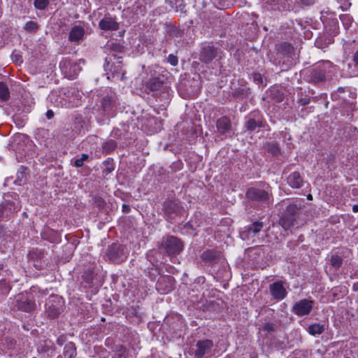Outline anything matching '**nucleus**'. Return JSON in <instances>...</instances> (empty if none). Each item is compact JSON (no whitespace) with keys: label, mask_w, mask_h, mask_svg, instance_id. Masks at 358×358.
Returning <instances> with one entry per match:
<instances>
[{"label":"nucleus","mask_w":358,"mask_h":358,"mask_svg":"<svg viewBox=\"0 0 358 358\" xmlns=\"http://www.w3.org/2000/svg\"><path fill=\"white\" fill-rule=\"evenodd\" d=\"M101 29L104 31H115L119 28L118 23L111 17H104L99 24Z\"/></svg>","instance_id":"13"},{"label":"nucleus","mask_w":358,"mask_h":358,"mask_svg":"<svg viewBox=\"0 0 358 358\" xmlns=\"http://www.w3.org/2000/svg\"><path fill=\"white\" fill-rule=\"evenodd\" d=\"M50 101L58 108H69L65 89L52 92L48 96Z\"/></svg>","instance_id":"5"},{"label":"nucleus","mask_w":358,"mask_h":358,"mask_svg":"<svg viewBox=\"0 0 358 358\" xmlns=\"http://www.w3.org/2000/svg\"><path fill=\"white\" fill-rule=\"evenodd\" d=\"M213 346V344L210 340L206 339L198 341L196 344L195 357L196 358H202L210 351Z\"/></svg>","instance_id":"10"},{"label":"nucleus","mask_w":358,"mask_h":358,"mask_svg":"<svg viewBox=\"0 0 358 358\" xmlns=\"http://www.w3.org/2000/svg\"><path fill=\"white\" fill-rule=\"evenodd\" d=\"M15 306L21 310L30 312L35 308V303L26 294H20L16 296Z\"/></svg>","instance_id":"8"},{"label":"nucleus","mask_w":358,"mask_h":358,"mask_svg":"<svg viewBox=\"0 0 358 358\" xmlns=\"http://www.w3.org/2000/svg\"><path fill=\"white\" fill-rule=\"evenodd\" d=\"M28 176V170L26 167L21 166L17 172V179H23Z\"/></svg>","instance_id":"35"},{"label":"nucleus","mask_w":358,"mask_h":358,"mask_svg":"<svg viewBox=\"0 0 358 358\" xmlns=\"http://www.w3.org/2000/svg\"><path fill=\"white\" fill-rule=\"evenodd\" d=\"M267 10H281L286 8V0H263Z\"/></svg>","instance_id":"19"},{"label":"nucleus","mask_w":358,"mask_h":358,"mask_svg":"<svg viewBox=\"0 0 358 358\" xmlns=\"http://www.w3.org/2000/svg\"><path fill=\"white\" fill-rule=\"evenodd\" d=\"M295 217L290 216L285 213L282 215L279 220V224L285 229L288 230L295 223Z\"/></svg>","instance_id":"21"},{"label":"nucleus","mask_w":358,"mask_h":358,"mask_svg":"<svg viewBox=\"0 0 358 358\" xmlns=\"http://www.w3.org/2000/svg\"><path fill=\"white\" fill-rule=\"evenodd\" d=\"M354 61L358 65V50L355 52L354 55Z\"/></svg>","instance_id":"49"},{"label":"nucleus","mask_w":358,"mask_h":358,"mask_svg":"<svg viewBox=\"0 0 358 358\" xmlns=\"http://www.w3.org/2000/svg\"><path fill=\"white\" fill-rule=\"evenodd\" d=\"M308 333L313 336L321 334L324 331V325L320 324H313L308 327Z\"/></svg>","instance_id":"25"},{"label":"nucleus","mask_w":358,"mask_h":358,"mask_svg":"<svg viewBox=\"0 0 358 358\" xmlns=\"http://www.w3.org/2000/svg\"><path fill=\"white\" fill-rule=\"evenodd\" d=\"M13 59L17 64H20L22 62V57L20 55H13Z\"/></svg>","instance_id":"41"},{"label":"nucleus","mask_w":358,"mask_h":358,"mask_svg":"<svg viewBox=\"0 0 358 358\" xmlns=\"http://www.w3.org/2000/svg\"><path fill=\"white\" fill-rule=\"evenodd\" d=\"M9 98V92L6 85L2 83H0V99L2 101H6Z\"/></svg>","instance_id":"29"},{"label":"nucleus","mask_w":358,"mask_h":358,"mask_svg":"<svg viewBox=\"0 0 358 358\" xmlns=\"http://www.w3.org/2000/svg\"><path fill=\"white\" fill-rule=\"evenodd\" d=\"M183 248L184 244L180 239L176 236H167L163 238L159 249L171 255L180 253Z\"/></svg>","instance_id":"2"},{"label":"nucleus","mask_w":358,"mask_h":358,"mask_svg":"<svg viewBox=\"0 0 358 358\" xmlns=\"http://www.w3.org/2000/svg\"><path fill=\"white\" fill-rule=\"evenodd\" d=\"M262 329L264 331H266L268 332H271L274 331V325L271 323H265Z\"/></svg>","instance_id":"39"},{"label":"nucleus","mask_w":358,"mask_h":358,"mask_svg":"<svg viewBox=\"0 0 358 358\" xmlns=\"http://www.w3.org/2000/svg\"><path fill=\"white\" fill-rule=\"evenodd\" d=\"M46 116H47V118H48V120H50V119L52 118V117H53V116H54V113H53V111H52V110H48V111H47V113H46Z\"/></svg>","instance_id":"45"},{"label":"nucleus","mask_w":358,"mask_h":358,"mask_svg":"<svg viewBox=\"0 0 358 358\" xmlns=\"http://www.w3.org/2000/svg\"><path fill=\"white\" fill-rule=\"evenodd\" d=\"M254 80L258 81L259 83H263V78L259 73H254L253 75Z\"/></svg>","instance_id":"42"},{"label":"nucleus","mask_w":358,"mask_h":358,"mask_svg":"<svg viewBox=\"0 0 358 358\" xmlns=\"http://www.w3.org/2000/svg\"><path fill=\"white\" fill-rule=\"evenodd\" d=\"M64 338L63 336H61L59 338H57V343L59 345H62L63 343H64Z\"/></svg>","instance_id":"47"},{"label":"nucleus","mask_w":358,"mask_h":358,"mask_svg":"<svg viewBox=\"0 0 358 358\" xmlns=\"http://www.w3.org/2000/svg\"><path fill=\"white\" fill-rule=\"evenodd\" d=\"M113 170V168L107 167V168L104 170V172H106V173H110V172H111Z\"/></svg>","instance_id":"51"},{"label":"nucleus","mask_w":358,"mask_h":358,"mask_svg":"<svg viewBox=\"0 0 358 358\" xmlns=\"http://www.w3.org/2000/svg\"><path fill=\"white\" fill-rule=\"evenodd\" d=\"M354 290H357V287H355Z\"/></svg>","instance_id":"55"},{"label":"nucleus","mask_w":358,"mask_h":358,"mask_svg":"<svg viewBox=\"0 0 358 358\" xmlns=\"http://www.w3.org/2000/svg\"><path fill=\"white\" fill-rule=\"evenodd\" d=\"M117 97L115 94H110L105 96L101 101V107L105 112L111 111L116 105Z\"/></svg>","instance_id":"16"},{"label":"nucleus","mask_w":358,"mask_h":358,"mask_svg":"<svg viewBox=\"0 0 358 358\" xmlns=\"http://www.w3.org/2000/svg\"><path fill=\"white\" fill-rule=\"evenodd\" d=\"M164 210L167 214L179 215L182 211V208L180 205V202L178 200L167 201L164 203Z\"/></svg>","instance_id":"15"},{"label":"nucleus","mask_w":358,"mask_h":358,"mask_svg":"<svg viewBox=\"0 0 358 358\" xmlns=\"http://www.w3.org/2000/svg\"><path fill=\"white\" fill-rule=\"evenodd\" d=\"M269 290L272 296L276 300H282L287 295V291L280 281L271 284Z\"/></svg>","instance_id":"11"},{"label":"nucleus","mask_w":358,"mask_h":358,"mask_svg":"<svg viewBox=\"0 0 358 358\" xmlns=\"http://www.w3.org/2000/svg\"><path fill=\"white\" fill-rule=\"evenodd\" d=\"M307 199L308 200H313V196L310 194H309L307 195Z\"/></svg>","instance_id":"52"},{"label":"nucleus","mask_w":358,"mask_h":358,"mask_svg":"<svg viewBox=\"0 0 358 358\" xmlns=\"http://www.w3.org/2000/svg\"><path fill=\"white\" fill-rule=\"evenodd\" d=\"M76 355V348L75 346V344L71 342L66 344L63 352L64 358H74Z\"/></svg>","instance_id":"23"},{"label":"nucleus","mask_w":358,"mask_h":358,"mask_svg":"<svg viewBox=\"0 0 358 358\" xmlns=\"http://www.w3.org/2000/svg\"><path fill=\"white\" fill-rule=\"evenodd\" d=\"M266 149L273 155H278L280 152L278 145L275 143H268L266 145Z\"/></svg>","instance_id":"31"},{"label":"nucleus","mask_w":358,"mask_h":358,"mask_svg":"<svg viewBox=\"0 0 358 358\" xmlns=\"http://www.w3.org/2000/svg\"><path fill=\"white\" fill-rule=\"evenodd\" d=\"M24 29L28 31H35L38 29V25L36 22L29 21L25 24Z\"/></svg>","instance_id":"36"},{"label":"nucleus","mask_w":358,"mask_h":358,"mask_svg":"<svg viewBox=\"0 0 358 358\" xmlns=\"http://www.w3.org/2000/svg\"><path fill=\"white\" fill-rule=\"evenodd\" d=\"M354 290H357V287H355Z\"/></svg>","instance_id":"54"},{"label":"nucleus","mask_w":358,"mask_h":358,"mask_svg":"<svg viewBox=\"0 0 358 358\" xmlns=\"http://www.w3.org/2000/svg\"><path fill=\"white\" fill-rule=\"evenodd\" d=\"M88 158V155L83 154L80 157L78 156L71 160V163L76 167H80L83 165V162Z\"/></svg>","instance_id":"28"},{"label":"nucleus","mask_w":358,"mask_h":358,"mask_svg":"<svg viewBox=\"0 0 358 358\" xmlns=\"http://www.w3.org/2000/svg\"><path fill=\"white\" fill-rule=\"evenodd\" d=\"M83 59L73 60L69 57H64L59 63V68L65 77L74 78L82 70Z\"/></svg>","instance_id":"1"},{"label":"nucleus","mask_w":358,"mask_h":358,"mask_svg":"<svg viewBox=\"0 0 358 358\" xmlns=\"http://www.w3.org/2000/svg\"><path fill=\"white\" fill-rule=\"evenodd\" d=\"M128 255V250L125 246L119 244H113L108 247L106 256L113 262L120 263L124 261Z\"/></svg>","instance_id":"3"},{"label":"nucleus","mask_w":358,"mask_h":358,"mask_svg":"<svg viewBox=\"0 0 358 358\" xmlns=\"http://www.w3.org/2000/svg\"><path fill=\"white\" fill-rule=\"evenodd\" d=\"M300 208L301 207L298 206L296 204L292 203L287 206L284 213L290 216L295 217Z\"/></svg>","instance_id":"27"},{"label":"nucleus","mask_w":358,"mask_h":358,"mask_svg":"<svg viewBox=\"0 0 358 358\" xmlns=\"http://www.w3.org/2000/svg\"><path fill=\"white\" fill-rule=\"evenodd\" d=\"M354 290H357V287H355Z\"/></svg>","instance_id":"56"},{"label":"nucleus","mask_w":358,"mask_h":358,"mask_svg":"<svg viewBox=\"0 0 358 358\" xmlns=\"http://www.w3.org/2000/svg\"><path fill=\"white\" fill-rule=\"evenodd\" d=\"M248 198L252 200H258V201H266L268 198V194L264 190L251 188L247 192Z\"/></svg>","instance_id":"17"},{"label":"nucleus","mask_w":358,"mask_h":358,"mask_svg":"<svg viewBox=\"0 0 358 358\" xmlns=\"http://www.w3.org/2000/svg\"><path fill=\"white\" fill-rule=\"evenodd\" d=\"M173 278L171 276L161 277L157 282V288L159 290H163L164 293L170 292L173 289Z\"/></svg>","instance_id":"18"},{"label":"nucleus","mask_w":358,"mask_h":358,"mask_svg":"<svg viewBox=\"0 0 358 358\" xmlns=\"http://www.w3.org/2000/svg\"><path fill=\"white\" fill-rule=\"evenodd\" d=\"M264 222L256 221L245 227L240 231V236L244 241H252L255 242V237L262 230L264 227Z\"/></svg>","instance_id":"4"},{"label":"nucleus","mask_w":358,"mask_h":358,"mask_svg":"<svg viewBox=\"0 0 358 358\" xmlns=\"http://www.w3.org/2000/svg\"><path fill=\"white\" fill-rule=\"evenodd\" d=\"M66 94L68 99L69 107H76L80 104L82 94L76 88H66Z\"/></svg>","instance_id":"9"},{"label":"nucleus","mask_w":358,"mask_h":358,"mask_svg":"<svg viewBox=\"0 0 358 358\" xmlns=\"http://www.w3.org/2000/svg\"><path fill=\"white\" fill-rule=\"evenodd\" d=\"M123 211L125 213H128L130 210V208L128 205L124 204L122 206Z\"/></svg>","instance_id":"48"},{"label":"nucleus","mask_w":358,"mask_h":358,"mask_svg":"<svg viewBox=\"0 0 358 358\" xmlns=\"http://www.w3.org/2000/svg\"><path fill=\"white\" fill-rule=\"evenodd\" d=\"M12 207H13V203H12V202L9 201V202H6L5 207L3 206V208H4L5 210H9L10 213H11Z\"/></svg>","instance_id":"43"},{"label":"nucleus","mask_w":358,"mask_h":358,"mask_svg":"<svg viewBox=\"0 0 358 358\" xmlns=\"http://www.w3.org/2000/svg\"><path fill=\"white\" fill-rule=\"evenodd\" d=\"M167 60L172 66H176L178 64V58L173 55H169Z\"/></svg>","instance_id":"38"},{"label":"nucleus","mask_w":358,"mask_h":358,"mask_svg":"<svg viewBox=\"0 0 358 358\" xmlns=\"http://www.w3.org/2000/svg\"><path fill=\"white\" fill-rule=\"evenodd\" d=\"M115 148H116V143L113 140H110V141L104 143V144L103 145V150L107 152H110L113 151V150H115Z\"/></svg>","instance_id":"32"},{"label":"nucleus","mask_w":358,"mask_h":358,"mask_svg":"<svg viewBox=\"0 0 358 358\" xmlns=\"http://www.w3.org/2000/svg\"><path fill=\"white\" fill-rule=\"evenodd\" d=\"M352 210L354 213L358 212V205H354L352 207Z\"/></svg>","instance_id":"50"},{"label":"nucleus","mask_w":358,"mask_h":358,"mask_svg":"<svg viewBox=\"0 0 358 358\" xmlns=\"http://www.w3.org/2000/svg\"><path fill=\"white\" fill-rule=\"evenodd\" d=\"M313 301L308 299L301 300L293 306V312L298 316L308 315L313 309Z\"/></svg>","instance_id":"7"},{"label":"nucleus","mask_w":358,"mask_h":358,"mask_svg":"<svg viewBox=\"0 0 358 358\" xmlns=\"http://www.w3.org/2000/svg\"><path fill=\"white\" fill-rule=\"evenodd\" d=\"M62 299L58 296L51 297L46 303V311L49 317H55L62 311Z\"/></svg>","instance_id":"6"},{"label":"nucleus","mask_w":358,"mask_h":358,"mask_svg":"<svg viewBox=\"0 0 358 358\" xmlns=\"http://www.w3.org/2000/svg\"><path fill=\"white\" fill-rule=\"evenodd\" d=\"M85 29L80 25L73 27L69 34V40L73 43H79L83 40L85 36Z\"/></svg>","instance_id":"14"},{"label":"nucleus","mask_w":358,"mask_h":358,"mask_svg":"<svg viewBox=\"0 0 358 358\" xmlns=\"http://www.w3.org/2000/svg\"><path fill=\"white\" fill-rule=\"evenodd\" d=\"M292 178L291 179H294V180H296V179H299L301 176L299 173L297 172H294L293 173V174L292 175Z\"/></svg>","instance_id":"46"},{"label":"nucleus","mask_w":358,"mask_h":358,"mask_svg":"<svg viewBox=\"0 0 358 358\" xmlns=\"http://www.w3.org/2000/svg\"><path fill=\"white\" fill-rule=\"evenodd\" d=\"M163 80L160 77L150 78L148 81L146 82V89L152 92H155L161 90L163 87Z\"/></svg>","instance_id":"20"},{"label":"nucleus","mask_w":358,"mask_h":358,"mask_svg":"<svg viewBox=\"0 0 358 358\" xmlns=\"http://www.w3.org/2000/svg\"><path fill=\"white\" fill-rule=\"evenodd\" d=\"M216 127L217 131L221 135L227 136L231 131V123L230 120L227 117H222L217 120Z\"/></svg>","instance_id":"12"},{"label":"nucleus","mask_w":358,"mask_h":358,"mask_svg":"<svg viewBox=\"0 0 358 358\" xmlns=\"http://www.w3.org/2000/svg\"><path fill=\"white\" fill-rule=\"evenodd\" d=\"M301 3L305 5H311L313 4L315 2V0H301Z\"/></svg>","instance_id":"44"},{"label":"nucleus","mask_w":358,"mask_h":358,"mask_svg":"<svg viewBox=\"0 0 358 358\" xmlns=\"http://www.w3.org/2000/svg\"><path fill=\"white\" fill-rule=\"evenodd\" d=\"M94 202L99 208H102L105 203L103 199H101V197H95L94 199Z\"/></svg>","instance_id":"40"},{"label":"nucleus","mask_w":358,"mask_h":358,"mask_svg":"<svg viewBox=\"0 0 358 358\" xmlns=\"http://www.w3.org/2000/svg\"><path fill=\"white\" fill-rule=\"evenodd\" d=\"M6 283L5 282H0V287L1 286H6Z\"/></svg>","instance_id":"53"},{"label":"nucleus","mask_w":358,"mask_h":358,"mask_svg":"<svg viewBox=\"0 0 358 358\" xmlns=\"http://www.w3.org/2000/svg\"><path fill=\"white\" fill-rule=\"evenodd\" d=\"M259 127H260V123L252 118L249 119L245 123V127L249 131H254Z\"/></svg>","instance_id":"30"},{"label":"nucleus","mask_w":358,"mask_h":358,"mask_svg":"<svg viewBox=\"0 0 358 358\" xmlns=\"http://www.w3.org/2000/svg\"><path fill=\"white\" fill-rule=\"evenodd\" d=\"M330 264L333 268L338 270L343 264V259L337 255H332L330 259Z\"/></svg>","instance_id":"26"},{"label":"nucleus","mask_w":358,"mask_h":358,"mask_svg":"<svg viewBox=\"0 0 358 358\" xmlns=\"http://www.w3.org/2000/svg\"><path fill=\"white\" fill-rule=\"evenodd\" d=\"M203 259L210 262H214L217 258L216 254L213 251H206L203 254Z\"/></svg>","instance_id":"33"},{"label":"nucleus","mask_w":358,"mask_h":358,"mask_svg":"<svg viewBox=\"0 0 358 358\" xmlns=\"http://www.w3.org/2000/svg\"><path fill=\"white\" fill-rule=\"evenodd\" d=\"M288 184L293 188H299L302 186L303 180H287Z\"/></svg>","instance_id":"37"},{"label":"nucleus","mask_w":358,"mask_h":358,"mask_svg":"<svg viewBox=\"0 0 358 358\" xmlns=\"http://www.w3.org/2000/svg\"><path fill=\"white\" fill-rule=\"evenodd\" d=\"M32 358H36V357H32Z\"/></svg>","instance_id":"57"},{"label":"nucleus","mask_w":358,"mask_h":358,"mask_svg":"<svg viewBox=\"0 0 358 358\" xmlns=\"http://www.w3.org/2000/svg\"><path fill=\"white\" fill-rule=\"evenodd\" d=\"M324 78V72L322 69H314L310 73V80L313 83H317L323 81Z\"/></svg>","instance_id":"24"},{"label":"nucleus","mask_w":358,"mask_h":358,"mask_svg":"<svg viewBox=\"0 0 358 358\" xmlns=\"http://www.w3.org/2000/svg\"><path fill=\"white\" fill-rule=\"evenodd\" d=\"M215 56V50L213 47L204 48L201 52V59L205 62H210Z\"/></svg>","instance_id":"22"},{"label":"nucleus","mask_w":358,"mask_h":358,"mask_svg":"<svg viewBox=\"0 0 358 358\" xmlns=\"http://www.w3.org/2000/svg\"><path fill=\"white\" fill-rule=\"evenodd\" d=\"M49 3L48 0H35L34 6L37 9L43 10Z\"/></svg>","instance_id":"34"}]
</instances>
